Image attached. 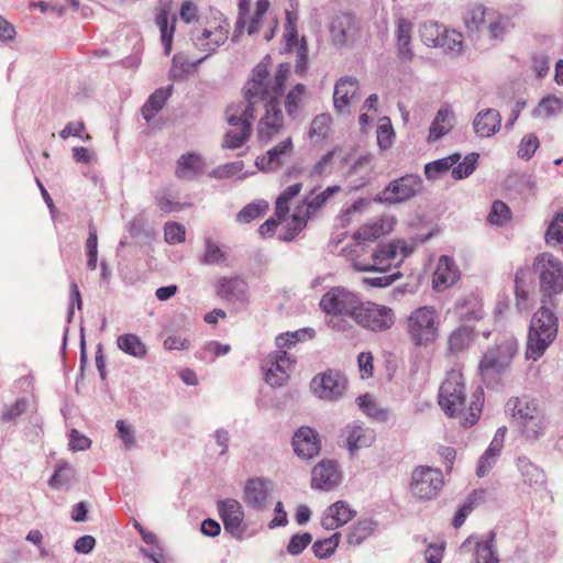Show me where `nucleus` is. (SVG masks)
<instances>
[{
	"mask_svg": "<svg viewBox=\"0 0 563 563\" xmlns=\"http://www.w3.org/2000/svg\"><path fill=\"white\" fill-rule=\"evenodd\" d=\"M295 453L301 459H312L320 452V441L314 430L309 427H301L292 438Z\"/></svg>",
	"mask_w": 563,
	"mask_h": 563,
	"instance_id": "nucleus-19",
	"label": "nucleus"
},
{
	"mask_svg": "<svg viewBox=\"0 0 563 563\" xmlns=\"http://www.w3.org/2000/svg\"><path fill=\"white\" fill-rule=\"evenodd\" d=\"M485 492L484 490H474L468 499L460 507V509L456 511L452 525L454 528H460L465 522L467 516L472 512L474 505L484 498Z\"/></svg>",
	"mask_w": 563,
	"mask_h": 563,
	"instance_id": "nucleus-45",
	"label": "nucleus"
},
{
	"mask_svg": "<svg viewBox=\"0 0 563 563\" xmlns=\"http://www.w3.org/2000/svg\"><path fill=\"white\" fill-rule=\"evenodd\" d=\"M521 429L522 434L528 439H538L542 435L545 428V420L542 412H538L534 416H529V419L518 424Z\"/></svg>",
	"mask_w": 563,
	"mask_h": 563,
	"instance_id": "nucleus-41",
	"label": "nucleus"
},
{
	"mask_svg": "<svg viewBox=\"0 0 563 563\" xmlns=\"http://www.w3.org/2000/svg\"><path fill=\"white\" fill-rule=\"evenodd\" d=\"M453 111L449 108H441L431 123L429 141H437L445 135L452 128Z\"/></svg>",
	"mask_w": 563,
	"mask_h": 563,
	"instance_id": "nucleus-31",
	"label": "nucleus"
},
{
	"mask_svg": "<svg viewBox=\"0 0 563 563\" xmlns=\"http://www.w3.org/2000/svg\"><path fill=\"white\" fill-rule=\"evenodd\" d=\"M217 294L229 301H245L247 294V284L239 278H220L217 285Z\"/></svg>",
	"mask_w": 563,
	"mask_h": 563,
	"instance_id": "nucleus-25",
	"label": "nucleus"
},
{
	"mask_svg": "<svg viewBox=\"0 0 563 563\" xmlns=\"http://www.w3.org/2000/svg\"><path fill=\"white\" fill-rule=\"evenodd\" d=\"M289 375L285 371H276V367L271 364V366L265 371V380L272 387H280L283 386Z\"/></svg>",
	"mask_w": 563,
	"mask_h": 563,
	"instance_id": "nucleus-64",
	"label": "nucleus"
},
{
	"mask_svg": "<svg viewBox=\"0 0 563 563\" xmlns=\"http://www.w3.org/2000/svg\"><path fill=\"white\" fill-rule=\"evenodd\" d=\"M358 90V81L355 77L347 76L341 78L334 86L333 104L338 113L350 112L351 101L355 98Z\"/></svg>",
	"mask_w": 563,
	"mask_h": 563,
	"instance_id": "nucleus-20",
	"label": "nucleus"
},
{
	"mask_svg": "<svg viewBox=\"0 0 563 563\" xmlns=\"http://www.w3.org/2000/svg\"><path fill=\"white\" fill-rule=\"evenodd\" d=\"M528 272L525 269H519L516 273L515 277V292L517 298V306L519 309H522L523 302L528 298V290L526 288V276Z\"/></svg>",
	"mask_w": 563,
	"mask_h": 563,
	"instance_id": "nucleus-61",
	"label": "nucleus"
},
{
	"mask_svg": "<svg viewBox=\"0 0 563 563\" xmlns=\"http://www.w3.org/2000/svg\"><path fill=\"white\" fill-rule=\"evenodd\" d=\"M495 536V532L492 531L484 542L477 543L475 550L477 563H498L497 553L494 548Z\"/></svg>",
	"mask_w": 563,
	"mask_h": 563,
	"instance_id": "nucleus-42",
	"label": "nucleus"
},
{
	"mask_svg": "<svg viewBox=\"0 0 563 563\" xmlns=\"http://www.w3.org/2000/svg\"><path fill=\"white\" fill-rule=\"evenodd\" d=\"M361 298L344 287H332L320 299V309L325 313L327 324L332 329L345 330V318L355 319L361 308Z\"/></svg>",
	"mask_w": 563,
	"mask_h": 563,
	"instance_id": "nucleus-2",
	"label": "nucleus"
},
{
	"mask_svg": "<svg viewBox=\"0 0 563 563\" xmlns=\"http://www.w3.org/2000/svg\"><path fill=\"white\" fill-rule=\"evenodd\" d=\"M444 27L432 21L422 23L419 29L421 41L428 46L438 47Z\"/></svg>",
	"mask_w": 563,
	"mask_h": 563,
	"instance_id": "nucleus-43",
	"label": "nucleus"
},
{
	"mask_svg": "<svg viewBox=\"0 0 563 563\" xmlns=\"http://www.w3.org/2000/svg\"><path fill=\"white\" fill-rule=\"evenodd\" d=\"M509 216L510 209L508 206L500 200H496L492 206L487 220L492 224L503 225L509 219Z\"/></svg>",
	"mask_w": 563,
	"mask_h": 563,
	"instance_id": "nucleus-57",
	"label": "nucleus"
},
{
	"mask_svg": "<svg viewBox=\"0 0 563 563\" xmlns=\"http://www.w3.org/2000/svg\"><path fill=\"white\" fill-rule=\"evenodd\" d=\"M410 32L411 23L400 18L397 22V41H398V54L400 57L411 59L412 52L410 49Z\"/></svg>",
	"mask_w": 563,
	"mask_h": 563,
	"instance_id": "nucleus-37",
	"label": "nucleus"
},
{
	"mask_svg": "<svg viewBox=\"0 0 563 563\" xmlns=\"http://www.w3.org/2000/svg\"><path fill=\"white\" fill-rule=\"evenodd\" d=\"M539 274L542 299H551L563 290V264L551 254H542L534 263Z\"/></svg>",
	"mask_w": 563,
	"mask_h": 563,
	"instance_id": "nucleus-8",
	"label": "nucleus"
},
{
	"mask_svg": "<svg viewBox=\"0 0 563 563\" xmlns=\"http://www.w3.org/2000/svg\"><path fill=\"white\" fill-rule=\"evenodd\" d=\"M440 313L432 306L413 309L406 319V332L415 346L427 347L440 335Z\"/></svg>",
	"mask_w": 563,
	"mask_h": 563,
	"instance_id": "nucleus-4",
	"label": "nucleus"
},
{
	"mask_svg": "<svg viewBox=\"0 0 563 563\" xmlns=\"http://www.w3.org/2000/svg\"><path fill=\"white\" fill-rule=\"evenodd\" d=\"M443 486V475L438 468L418 466L411 475V493L419 499L433 498Z\"/></svg>",
	"mask_w": 563,
	"mask_h": 563,
	"instance_id": "nucleus-12",
	"label": "nucleus"
},
{
	"mask_svg": "<svg viewBox=\"0 0 563 563\" xmlns=\"http://www.w3.org/2000/svg\"><path fill=\"white\" fill-rule=\"evenodd\" d=\"M460 159L461 155L459 153H454L452 155H449L448 157H443L426 164L424 175L427 179H439L444 173H446L450 168L456 165Z\"/></svg>",
	"mask_w": 563,
	"mask_h": 563,
	"instance_id": "nucleus-32",
	"label": "nucleus"
},
{
	"mask_svg": "<svg viewBox=\"0 0 563 563\" xmlns=\"http://www.w3.org/2000/svg\"><path fill=\"white\" fill-rule=\"evenodd\" d=\"M355 322L363 328L375 332L386 331L390 329L395 322V313L391 308L367 302L363 305L356 312Z\"/></svg>",
	"mask_w": 563,
	"mask_h": 563,
	"instance_id": "nucleus-11",
	"label": "nucleus"
},
{
	"mask_svg": "<svg viewBox=\"0 0 563 563\" xmlns=\"http://www.w3.org/2000/svg\"><path fill=\"white\" fill-rule=\"evenodd\" d=\"M336 150H332V151H329L328 153H325L316 164L314 166L310 169L309 172V177L311 178H314V177H321L325 174L329 173V168L333 162V157H334V154H335Z\"/></svg>",
	"mask_w": 563,
	"mask_h": 563,
	"instance_id": "nucleus-63",
	"label": "nucleus"
},
{
	"mask_svg": "<svg viewBox=\"0 0 563 563\" xmlns=\"http://www.w3.org/2000/svg\"><path fill=\"white\" fill-rule=\"evenodd\" d=\"M563 110V100L556 96H548L541 99L538 108L534 110V115L553 117Z\"/></svg>",
	"mask_w": 563,
	"mask_h": 563,
	"instance_id": "nucleus-47",
	"label": "nucleus"
},
{
	"mask_svg": "<svg viewBox=\"0 0 563 563\" xmlns=\"http://www.w3.org/2000/svg\"><path fill=\"white\" fill-rule=\"evenodd\" d=\"M542 303L530 321L526 349L528 360H539L558 335V317L547 308L545 299H542Z\"/></svg>",
	"mask_w": 563,
	"mask_h": 563,
	"instance_id": "nucleus-3",
	"label": "nucleus"
},
{
	"mask_svg": "<svg viewBox=\"0 0 563 563\" xmlns=\"http://www.w3.org/2000/svg\"><path fill=\"white\" fill-rule=\"evenodd\" d=\"M115 428L118 430V437L123 443L125 450H131L135 446V431L133 427L126 423L124 420H118L115 422Z\"/></svg>",
	"mask_w": 563,
	"mask_h": 563,
	"instance_id": "nucleus-58",
	"label": "nucleus"
},
{
	"mask_svg": "<svg viewBox=\"0 0 563 563\" xmlns=\"http://www.w3.org/2000/svg\"><path fill=\"white\" fill-rule=\"evenodd\" d=\"M266 209L267 203L265 202L250 203L238 212L236 221L240 223H250L252 220L263 216Z\"/></svg>",
	"mask_w": 563,
	"mask_h": 563,
	"instance_id": "nucleus-55",
	"label": "nucleus"
},
{
	"mask_svg": "<svg viewBox=\"0 0 563 563\" xmlns=\"http://www.w3.org/2000/svg\"><path fill=\"white\" fill-rule=\"evenodd\" d=\"M518 351V342L509 336L493 347H489L479 362V372L485 382L503 374L510 365Z\"/></svg>",
	"mask_w": 563,
	"mask_h": 563,
	"instance_id": "nucleus-5",
	"label": "nucleus"
},
{
	"mask_svg": "<svg viewBox=\"0 0 563 563\" xmlns=\"http://www.w3.org/2000/svg\"><path fill=\"white\" fill-rule=\"evenodd\" d=\"M466 395L462 375L452 372L440 386L439 405L449 417H456L465 408Z\"/></svg>",
	"mask_w": 563,
	"mask_h": 563,
	"instance_id": "nucleus-9",
	"label": "nucleus"
},
{
	"mask_svg": "<svg viewBox=\"0 0 563 563\" xmlns=\"http://www.w3.org/2000/svg\"><path fill=\"white\" fill-rule=\"evenodd\" d=\"M117 344L121 351L137 358H143L147 353L145 344L132 333L120 335Z\"/></svg>",
	"mask_w": 563,
	"mask_h": 563,
	"instance_id": "nucleus-33",
	"label": "nucleus"
},
{
	"mask_svg": "<svg viewBox=\"0 0 563 563\" xmlns=\"http://www.w3.org/2000/svg\"><path fill=\"white\" fill-rule=\"evenodd\" d=\"M292 151V142L291 139L288 137L271 150L263 156L256 158V166L260 170L263 172H273L279 168L284 162L285 157L290 154Z\"/></svg>",
	"mask_w": 563,
	"mask_h": 563,
	"instance_id": "nucleus-21",
	"label": "nucleus"
},
{
	"mask_svg": "<svg viewBox=\"0 0 563 563\" xmlns=\"http://www.w3.org/2000/svg\"><path fill=\"white\" fill-rule=\"evenodd\" d=\"M339 190V186H331L317 196L308 199L306 202V216L297 213L291 216L288 227L292 233H290V236H285V240L290 241L299 231H301L306 227L307 218H310L318 209L324 206L325 202Z\"/></svg>",
	"mask_w": 563,
	"mask_h": 563,
	"instance_id": "nucleus-16",
	"label": "nucleus"
},
{
	"mask_svg": "<svg viewBox=\"0 0 563 563\" xmlns=\"http://www.w3.org/2000/svg\"><path fill=\"white\" fill-rule=\"evenodd\" d=\"M332 118L329 113L318 114L311 122L309 135L310 137L325 139L329 131Z\"/></svg>",
	"mask_w": 563,
	"mask_h": 563,
	"instance_id": "nucleus-53",
	"label": "nucleus"
},
{
	"mask_svg": "<svg viewBox=\"0 0 563 563\" xmlns=\"http://www.w3.org/2000/svg\"><path fill=\"white\" fill-rule=\"evenodd\" d=\"M545 241L550 245L563 244V213H558L545 233Z\"/></svg>",
	"mask_w": 563,
	"mask_h": 563,
	"instance_id": "nucleus-54",
	"label": "nucleus"
},
{
	"mask_svg": "<svg viewBox=\"0 0 563 563\" xmlns=\"http://www.w3.org/2000/svg\"><path fill=\"white\" fill-rule=\"evenodd\" d=\"M539 147V139L536 134L530 133L521 139L518 150V156L523 159H530Z\"/></svg>",
	"mask_w": 563,
	"mask_h": 563,
	"instance_id": "nucleus-60",
	"label": "nucleus"
},
{
	"mask_svg": "<svg viewBox=\"0 0 563 563\" xmlns=\"http://www.w3.org/2000/svg\"><path fill=\"white\" fill-rule=\"evenodd\" d=\"M460 277V272L454 261L448 255H442L439 258L437 268L433 273V288L437 291H442L452 286Z\"/></svg>",
	"mask_w": 563,
	"mask_h": 563,
	"instance_id": "nucleus-22",
	"label": "nucleus"
},
{
	"mask_svg": "<svg viewBox=\"0 0 563 563\" xmlns=\"http://www.w3.org/2000/svg\"><path fill=\"white\" fill-rule=\"evenodd\" d=\"M301 187L300 183L290 185L277 197L275 214L279 220L288 213V202L300 192Z\"/></svg>",
	"mask_w": 563,
	"mask_h": 563,
	"instance_id": "nucleus-46",
	"label": "nucleus"
},
{
	"mask_svg": "<svg viewBox=\"0 0 563 563\" xmlns=\"http://www.w3.org/2000/svg\"><path fill=\"white\" fill-rule=\"evenodd\" d=\"M462 45L463 41L461 33L444 27L438 47L444 48L449 52L459 53L462 49Z\"/></svg>",
	"mask_w": 563,
	"mask_h": 563,
	"instance_id": "nucleus-51",
	"label": "nucleus"
},
{
	"mask_svg": "<svg viewBox=\"0 0 563 563\" xmlns=\"http://www.w3.org/2000/svg\"><path fill=\"white\" fill-rule=\"evenodd\" d=\"M228 254L211 238L205 239V251L200 256V263L205 265H222L227 262Z\"/></svg>",
	"mask_w": 563,
	"mask_h": 563,
	"instance_id": "nucleus-35",
	"label": "nucleus"
},
{
	"mask_svg": "<svg viewBox=\"0 0 563 563\" xmlns=\"http://www.w3.org/2000/svg\"><path fill=\"white\" fill-rule=\"evenodd\" d=\"M173 86L156 89L142 107V115L145 121L150 122L157 112L164 107L167 99L170 97Z\"/></svg>",
	"mask_w": 563,
	"mask_h": 563,
	"instance_id": "nucleus-29",
	"label": "nucleus"
},
{
	"mask_svg": "<svg viewBox=\"0 0 563 563\" xmlns=\"http://www.w3.org/2000/svg\"><path fill=\"white\" fill-rule=\"evenodd\" d=\"M354 516L355 511L345 501L339 500L328 507L327 514L322 519V527L327 530H333L347 523Z\"/></svg>",
	"mask_w": 563,
	"mask_h": 563,
	"instance_id": "nucleus-26",
	"label": "nucleus"
},
{
	"mask_svg": "<svg viewBox=\"0 0 563 563\" xmlns=\"http://www.w3.org/2000/svg\"><path fill=\"white\" fill-rule=\"evenodd\" d=\"M205 163L200 155L187 153L179 157L176 167V177L179 179L191 180L202 174Z\"/></svg>",
	"mask_w": 563,
	"mask_h": 563,
	"instance_id": "nucleus-27",
	"label": "nucleus"
},
{
	"mask_svg": "<svg viewBox=\"0 0 563 563\" xmlns=\"http://www.w3.org/2000/svg\"><path fill=\"white\" fill-rule=\"evenodd\" d=\"M501 125V115L496 109H485L479 111L473 121L474 132L479 137H490L495 135Z\"/></svg>",
	"mask_w": 563,
	"mask_h": 563,
	"instance_id": "nucleus-23",
	"label": "nucleus"
},
{
	"mask_svg": "<svg viewBox=\"0 0 563 563\" xmlns=\"http://www.w3.org/2000/svg\"><path fill=\"white\" fill-rule=\"evenodd\" d=\"M341 482V473L338 464L331 460L319 462L311 472V487L318 490L329 492Z\"/></svg>",
	"mask_w": 563,
	"mask_h": 563,
	"instance_id": "nucleus-18",
	"label": "nucleus"
},
{
	"mask_svg": "<svg viewBox=\"0 0 563 563\" xmlns=\"http://www.w3.org/2000/svg\"><path fill=\"white\" fill-rule=\"evenodd\" d=\"M218 511L222 519L224 530L235 539H242L245 527L243 526L244 510L242 505L233 498L218 501Z\"/></svg>",
	"mask_w": 563,
	"mask_h": 563,
	"instance_id": "nucleus-13",
	"label": "nucleus"
},
{
	"mask_svg": "<svg viewBox=\"0 0 563 563\" xmlns=\"http://www.w3.org/2000/svg\"><path fill=\"white\" fill-rule=\"evenodd\" d=\"M347 445L350 451L369 446L375 440V433L369 428L358 424L347 427Z\"/></svg>",
	"mask_w": 563,
	"mask_h": 563,
	"instance_id": "nucleus-30",
	"label": "nucleus"
},
{
	"mask_svg": "<svg viewBox=\"0 0 563 563\" xmlns=\"http://www.w3.org/2000/svg\"><path fill=\"white\" fill-rule=\"evenodd\" d=\"M347 387V379L336 369L317 374L310 382L312 394L322 400H338Z\"/></svg>",
	"mask_w": 563,
	"mask_h": 563,
	"instance_id": "nucleus-10",
	"label": "nucleus"
},
{
	"mask_svg": "<svg viewBox=\"0 0 563 563\" xmlns=\"http://www.w3.org/2000/svg\"><path fill=\"white\" fill-rule=\"evenodd\" d=\"M312 536L309 532L297 533L290 537L287 544V552L291 555H299L311 543Z\"/></svg>",
	"mask_w": 563,
	"mask_h": 563,
	"instance_id": "nucleus-59",
	"label": "nucleus"
},
{
	"mask_svg": "<svg viewBox=\"0 0 563 563\" xmlns=\"http://www.w3.org/2000/svg\"><path fill=\"white\" fill-rule=\"evenodd\" d=\"M273 484L263 477L250 478L243 489V500L247 507L262 511L266 509Z\"/></svg>",
	"mask_w": 563,
	"mask_h": 563,
	"instance_id": "nucleus-14",
	"label": "nucleus"
},
{
	"mask_svg": "<svg viewBox=\"0 0 563 563\" xmlns=\"http://www.w3.org/2000/svg\"><path fill=\"white\" fill-rule=\"evenodd\" d=\"M269 59V56H266L254 67L252 78L243 88L245 101L227 108V121L234 129L225 133L223 147L239 148L249 140L256 100L266 102L265 115L260 120L257 126V136L261 141H271L284 126L279 98L283 96L284 85L290 73V64H280L272 77L268 70Z\"/></svg>",
	"mask_w": 563,
	"mask_h": 563,
	"instance_id": "nucleus-1",
	"label": "nucleus"
},
{
	"mask_svg": "<svg viewBox=\"0 0 563 563\" xmlns=\"http://www.w3.org/2000/svg\"><path fill=\"white\" fill-rule=\"evenodd\" d=\"M306 91V86L297 84L287 95L285 99L286 112L289 117L296 118L302 96Z\"/></svg>",
	"mask_w": 563,
	"mask_h": 563,
	"instance_id": "nucleus-50",
	"label": "nucleus"
},
{
	"mask_svg": "<svg viewBox=\"0 0 563 563\" xmlns=\"http://www.w3.org/2000/svg\"><path fill=\"white\" fill-rule=\"evenodd\" d=\"M476 307L477 302L475 299H461L455 303L456 313L461 319L466 321L478 320L482 318V311Z\"/></svg>",
	"mask_w": 563,
	"mask_h": 563,
	"instance_id": "nucleus-49",
	"label": "nucleus"
},
{
	"mask_svg": "<svg viewBox=\"0 0 563 563\" xmlns=\"http://www.w3.org/2000/svg\"><path fill=\"white\" fill-rule=\"evenodd\" d=\"M357 33L356 18L350 12L336 14L330 25V34L334 45L345 46L355 40Z\"/></svg>",
	"mask_w": 563,
	"mask_h": 563,
	"instance_id": "nucleus-17",
	"label": "nucleus"
},
{
	"mask_svg": "<svg viewBox=\"0 0 563 563\" xmlns=\"http://www.w3.org/2000/svg\"><path fill=\"white\" fill-rule=\"evenodd\" d=\"M375 528V522L372 519H363L356 522L347 534V542L351 545L361 544L366 538L371 536Z\"/></svg>",
	"mask_w": 563,
	"mask_h": 563,
	"instance_id": "nucleus-40",
	"label": "nucleus"
},
{
	"mask_svg": "<svg viewBox=\"0 0 563 563\" xmlns=\"http://www.w3.org/2000/svg\"><path fill=\"white\" fill-rule=\"evenodd\" d=\"M29 408V399L25 397H21L15 400V402L11 406H4L3 411L0 416V420L3 423L12 422L22 413H24Z\"/></svg>",
	"mask_w": 563,
	"mask_h": 563,
	"instance_id": "nucleus-52",
	"label": "nucleus"
},
{
	"mask_svg": "<svg viewBox=\"0 0 563 563\" xmlns=\"http://www.w3.org/2000/svg\"><path fill=\"white\" fill-rule=\"evenodd\" d=\"M423 190L424 184L421 176L406 174L389 181L375 200L390 206L399 205L420 196Z\"/></svg>",
	"mask_w": 563,
	"mask_h": 563,
	"instance_id": "nucleus-7",
	"label": "nucleus"
},
{
	"mask_svg": "<svg viewBox=\"0 0 563 563\" xmlns=\"http://www.w3.org/2000/svg\"><path fill=\"white\" fill-rule=\"evenodd\" d=\"M506 410L509 411L517 424L529 419V416H534L540 412L534 400L528 398L512 397L506 404Z\"/></svg>",
	"mask_w": 563,
	"mask_h": 563,
	"instance_id": "nucleus-28",
	"label": "nucleus"
},
{
	"mask_svg": "<svg viewBox=\"0 0 563 563\" xmlns=\"http://www.w3.org/2000/svg\"><path fill=\"white\" fill-rule=\"evenodd\" d=\"M517 467L530 485L542 484L545 481V474L541 467L533 464L528 457L519 456L517 459Z\"/></svg>",
	"mask_w": 563,
	"mask_h": 563,
	"instance_id": "nucleus-34",
	"label": "nucleus"
},
{
	"mask_svg": "<svg viewBox=\"0 0 563 563\" xmlns=\"http://www.w3.org/2000/svg\"><path fill=\"white\" fill-rule=\"evenodd\" d=\"M473 339V329L468 325H461L450 334L449 349L453 353L461 352L471 344Z\"/></svg>",
	"mask_w": 563,
	"mask_h": 563,
	"instance_id": "nucleus-38",
	"label": "nucleus"
},
{
	"mask_svg": "<svg viewBox=\"0 0 563 563\" xmlns=\"http://www.w3.org/2000/svg\"><path fill=\"white\" fill-rule=\"evenodd\" d=\"M479 155L477 153L467 154L463 162L452 167V177L456 180L468 177L476 168Z\"/></svg>",
	"mask_w": 563,
	"mask_h": 563,
	"instance_id": "nucleus-48",
	"label": "nucleus"
},
{
	"mask_svg": "<svg viewBox=\"0 0 563 563\" xmlns=\"http://www.w3.org/2000/svg\"><path fill=\"white\" fill-rule=\"evenodd\" d=\"M405 241H393L388 244L380 245L372 255L373 264H364L362 262H353V267L358 272H378L387 273L395 266L397 267L412 252Z\"/></svg>",
	"mask_w": 563,
	"mask_h": 563,
	"instance_id": "nucleus-6",
	"label": "nucleus"
},
{
	"mask_svg": "<svg viewBox=\"0 0 563 563\" xmlns=\"http://www.w3.org/2000/svg\"><path fill=\"white\" fill-rule=\"evenodd\" d=\"M512 26L510 20L498 14L489 15L485 31L493 40H503L508 30Z\"/></svg>",
	"mask_w": 563,
	"mask_h": 563,
	"instance_id": "nucleus-44",
	"label": "nucleus"
},
{
	"mask_svg": "<svg viewBox=\"0 0 563 563\" xmlns=\"http://www.w3.org/2000/svg\"><path fill=\"white\" fill-rule=\"evenodd\" d=\"M165 241L169 244H177L185 240V228L177 222H168L164 228Z\"/></svg>",
	"mask_w": 563,
	"mask_h": 563,
	"instance_id": "nucleus-62",
	"label": "nucleus"
},
{
	"mask_svg": "<svg viewBox=\"0 0 563 563\" xmlns=\"http://www.w3.org/2000/svg\"><path fill=\"white\" fill-rule=\"evenodd\" d=\"M75 475L76 471L70 464L66 462L58 463L54 474L48 481V485L53 489H62L64 487H68L74 481Z\"/></svg>",
	"mask_w": 563,
	"mask_h": 563,
	"instance_id": "nucleus-36",
	"label": "nucleus"
},
{
	"mask_svg": "<svg viewBox=\"0 0 563 563\" xmlns=\"http://www.w3.org/2000/svg\"><path fill=\"white\" fill-rule=\"evenodd\" d=\"M377 143L382 150H387L391 146L394 139V129L388 118H383L376 131Z\"/></svg>",
	"mask_w": 563,
	"mask_h": 563,
	"instance_id": "nucleus-56",
	"label": "nucleus"
},
{
	"mask_svg": "<svg viewBox=\"0 0 563 563\" xmlns=\"http://www.w3.org/2000/svg\"><path fill=\"white\" fill-rule=\"evenodd\" d=\"M172 7L170 0H159L158 12L156 14V24L161 31V40L164 45L165 53L168 55L172 49L173 36L175 31L176 16L172 15V24L169 25V11Z\"/></svg>",
	"mask_w": 563,
	"mask_h": 563,
	"instance_id": "nucleus-24",
	"label": "nucleus"
},
{
	"mask_svg": "<svg viewBox=\"0 0 563 563\" xmlns=\"http://www.w3.org/2000/svg\"><path fill=\"white\" fill-rule=\"evenodd\" d=\"M493 14L494 12L488 11L487 8L477 5L468 12L465 23L470 30L484 32L488 24V18Z\"/></svg>",
	"mask_w": 563,
	"mask_h": 563,
	"instance_id": "nucleus-39",
	"label": "nucleus"
},
{
	"mask_svg": "<svg viewBox=\"0 0 563 563\" xmlns=\"http://www.w3.org/2000/svg\"><path fill=\"white\" fill-rule=\"evenodd\" d=\"M229 24L218 25L214 30L196 29L191 33V41L196 48L207 53H214L228 40Z\"/></svg>",
	"mask_w": 563,
	"mask_h": 563,
	"instance_id": "nucleus-15",
	"label": "nucleus"
}]
</instances>
